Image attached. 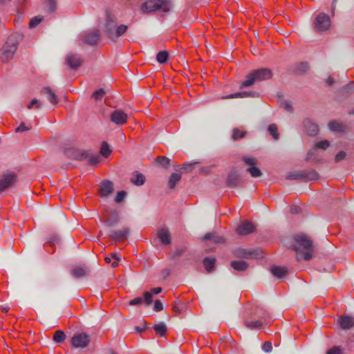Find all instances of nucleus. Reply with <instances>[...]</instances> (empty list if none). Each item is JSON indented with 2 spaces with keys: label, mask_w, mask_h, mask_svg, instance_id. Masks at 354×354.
Wrapping results in <instances>:
<instances>
[{
  "label": "nucleus",
  "mask_w": 354,
  "mask_h": 354,
  "mask_svg": "<svg viewBox=\"0 0 354 354\" xmlns=\"http://www.w3.org/2000/svg\"><path fill=\"white\" fill-rule=\"evenodd\" d=\"M294 246L298 260L308 261L313 257L312 241L306 235H298L295 238Z\"/></svg>",
  "instance_id": "obj_1"
},
{
  "label": "nucleus",
  "mask_w": 354,
  "mask_h": 354,
  "mask_svg": "<svg viewBox=\"0 0 354 354\" xmlns=\"http://www.w3.org/2000/svg\"><path fill=\"white\" fill-rule=\"evenodd\" d=\"M18 37L10 35L1 48V58L3 62H8L12 59L18 47Z\"/></svg>",
  "instance_id": "obj_2"
},
{
  "label": "nucleus",
  "mask_w": 354,
  "mask_h": 354,
  "mask_svg": "<svg viewBox=\"0 0 354 354\" xmlns=\"http://www.w3.org/2000/svg\"><path fill=\"white\" fill-rule=\"evenodd\" d=\"M170 7L171 3L169 0H148L142 5V10L144 13L152 12L157 10L167 12Z\"/></svg>",
  "instance_id": "obj_3"
},
{
  "label": "nucleus",
  "mask_w": 354,
  "mask_h": 354,
  "mask_svg": "<svg viewBox=\"0 0 354 354\" xmlns=\"http://www.w3.org/2000/svg\"><path fill=\"white\" fill-rule=\"evenodd\" d=\"M71 344L77 348H84L89 344L91 339L85 333H78L73 335L71 338Z\"/></svg>",
  "instance_id": "obj_4"
},
{
  "label": "nucleus",
  "mask_w": 354,
  "mask_h": 354,
  "mask_svg": "<svg viewBox=\"0 0 354 354\" xmlns=\"http://www.w3.org/2000/svg\"><path fill=\"white\" fill-rule=\"evenodd\" d=\"M242 160L250 167L247 169V171L249 172L252 177L257 178L262 176L261 169L255 165L257 164V160L253 157L243 156Z\"/></svg>",
  "instance_id": "obj_5"
},
{
  "label": "nucleus",
  "mask_w": 354,
  "mask_h": 354,
  "mask_svg": "<svg viewBox=\"0 0 354 354\" xmlns=\"http://www.w3.org/2000/svg\"><path fill=\"white\" fill-rule=\"evenodd\" d=\"M233 254L239 258H254L258 259L262 257V252L259 250H248L243 248H236L233 250Z\"/></svg>",
  "instance_id": "obj_6"
},
{
  "label": "nucleus",
  "mask_w": 354,
  "mask_h": 354,
  "mask_svg": "<svg viewBox=\"0 0 354 354\" xmlns=\"http://www.w3.org/2000/svg\"><path fill=\"white\" fill-rule=\"evenodd\" d=\"M81 39L86 44L93 46L97 44L100 38V31L97 29L84 32L80 35Z\"/></svg>",
  "instance_id": "obj_7"
},
{
  "label": "nucleus",
  "mask_w": 354,
  "mask_h": 354,
  "mask_svg": "<svg viewBox=\"0 0 354 354\" xmlns=\"http://www.w3.org/2000/svg\"><path fill=\"white\" fill-rule=\"evenodd\" d=\"M330 26V20L328 15L324 13H320L316 17L315 21V28L318 31L327 30Z\"/></svg>",
  "instance_id": "obj_8"
},
{
  "label": "nucleus",
  "mask_w": 354,
  "mask_h": 354,
  "mask_svg": "<svg viewBox=\"0 0 354 354\" xmlns=\"http://www.w3.org/2000/svg\"><path fill=\"white\" fill-rule=\"evenodd\" d=\"M104 26V30L107 37L111 39H113V32L117 26V21L114 15L111 14L107 15Z\"/></svg>",
  "instance_id": "obj_9"
},
{
  "label": "nucleus",
  "mask_w": 354,
  "mask_h": 354,
  "mask_svg": "<svg viewBox=\"0 0 354 354\" xmlns=\"http://www.w3.org/2000/svg\"><path fill=\"white\" fill-rule=\"evenodd\" d=\"M16 180V176L12 173L4 174L0 178V193L12 186Z\"/></svg>",
  "instance_id": "obj_10"
},
{
  "label": "nucleus",
  "mask_w": 354,
  "mask_h": 354,
  "mask_svg": "<svg viewBox=\"0 0 354 354\" xmlns=\"http://www.w3.org/2000/svg\"><path fill=\"white\" fill-rule=\"evenodd\" d=\"M257 82L269 80L272 76V73L270 69L268 68H260L252 71Z\"/></svg>",
  "instance_id": "obj_11"
},
{
  "label": "nucleus",
  "mask_w": 354,
  "mask_h": 354,
  "mask_svg": "<svg viewBox=\"0 0 354 354\" xmlns=\"http://www.w3.org/2000/svg\"><path fill=\"white\" fill-rule=\"evenodd\" d=\"M66 62L73 70H77L83 63V59L77 55L70 53L66 56Z\"/></svg>",
  "instance_id": "obj_12"
},
{
  "label": "nucleus",
  "mask_w": 354,
  "mask_h": 354,
  "mask_svg": "<svg viewBox=\"0 0 354 354\" xmlns=\"http://www.w3.org/2000/svg\"><path fill=\"white\" fill-rule=\"evenodd\" d=\"M338 323L343 330H349L354 327V317L347 315H342L338 319Z\"/></svg>",
  "instance_id": "obj_13"
},
{
  "label": "nucleus",
  "mask_w": 354,
  "mask_h": 354,
  "mask_svg": "<svg viewBox=\"0 0 354 354\" xmlns=\"http://www.w3.org/2000/svg\"><path fill=\"white\" fill-rule=\"evenodd\" d=\"M110 119L113 123L121 125L127 122V115L125 112H112Z\"/></svg>",
  "instance_id": "obj_14"
},
{
  "label": "nucleus",
  "mask_w": 354,
  "mask_h": 354,
  "mask_svg": "<svg viewBox=\"0 0 354 354\" xmlns=\"http://www.w3.org/2000/svg\"><path fill=\"white\" fill-rule=\"evenodd\" d=\"M254 230V227L253 224L250 222L246 221L244 223H241L237 229L236 231L240 235H247L251 232H252Z\"/></svg>",
  "instance_id": "obj_15"
},
{
  "label": "nucleus",
  "mask_w": 354,
  "mask_h": 354,
  "mask_svg": "<svg viewBox=\"0 0 354 354\" xmlns=\"http://www.w3.org/2000/svg\"><path fill=\"white\" fill-rule=\"evenodd\" d=\"M89 274L90 270L88 267H76L71 270V274L76 279L87 277Z\"/></svg>",
  "instance_id": "obj_16"
},
{
  "label": "nucleus",
  "mask_w": 354,
  "mask_h": 354,
  "mask_svg": "<svg viewBox=\"0 0 354 354\" xmlns=\"http://www.w3.org/2000/svg\"><path fill=\"white\" fill-rule=\"evenodd\" d=\"M113 192V185L110 180L101 183L100 193L102 196H108Z\"/></svg>",
  "instance_id": "obj_17"
},
{
  "label": "nucleus",
  "mask_w": 354,
  "mask_h": 354,
  "mask_svg": "<svg viewBox=\"0 0 354 354\" xmlns=\"http://www.w3.org/2000/svg\"><path fill=\"white\" fill-rule=\"evenodd\" d=\"M258 96L257 93L252 92H237L227 95L222 96V99L245 98Z\"/></svg>",
  "instance_id": "obj_18"
},
{
  "label": "nucleus",
  "mask_w": 354,
  "mask_h": 354,
  "mask_svg": "<svg viewBox=\"0 0 354 354\" xmlns=\"http://www.w3.org/2000/svg\"><path fill=\"white\" fill-rule=\"evenodd\" d=\"M240 181V175L236 170L230 172L227 179V184L230 187H235Z\"/></svg>",
  "instance_id": "obj_19"
},
{
  "label": "nucleus",
  "mask_w": 354,
  "mask_h": 354,
  "mask_svg": "<svg viewBox=\"0 0 354 354\" xmlns=\"http://www.w3.org/2000/svg\"><path fill=\"white\" fill-rule=\"evenodd\" d=\"M158 237L162 244L169 245L171 243V233L167 228H161L158 232Z\"/></svg>",
  "instance_id": "obj_20"
},
{
  "label": "nucleus",
  "mask_w": 354,
  "mask_h": 354,
  "mask_svg": "<svg viewBox=\"0 0 354 354\" xmlns=\"http://www.w3.org/2000/svg\"><path fill=\"white\" fill-rule=\"evenodd\" d=\"M44 95L51 104H55L57 103V98L55 93L50 87H44L41 91Z\"/></svg>",
  "instance_id": "obj_21"
},
{
  "label": "nucleus",
  "mask_w": 354,
  "mask_h": 354,
  "mask_svg": "<svg viewBox=\"0 0 354 354\" xmlns=\"http://www.w3.org/2000/svg\"><path fill=\"white\" fill-rule=\"evenodd\" d=\"M129 230L124 228L122 230H116L112 232L111 236L115 241H122L126 239L129 235Z\"/></svg>",
  "instance_id": "obj_22"
},
{
  "label": "nucleus",
  "mask_w": 354,
  "mask_h": 354,
  "mask_svg": "<svg viewBox=\"0 0 354 354\" xmlns=\"http://www.w3.org/2000/svg\"><path fill=\"white\" fill-rule=\"evenodd\" d=\"M277 103L281 109L286 111L292 110L295 108L290 100L285 99L281 95L277 96Z\"/></svg>",
  "instance_id": "obj_23"
},
{
  "label": "nucleus",
  "mask_w": 354,
  "mask_h": 354,
  "mask_svg": "<svg viewBox=\"0 0 354 354\" xmlns=\"http://www.w3.org/2000/svg\"><path fill=\"white\" fill-rule=\"evenodd\" d=\"M330 130L337 132H344L346 130V126L341 122L333 120L330 121L328 124Z\"/></svg>",
  "instance_id": "obj_24"
},
{
  "label": "nucleus",
  "mask_w": 354,
  "mask_h": 354,
  "mask_svg": "<svg viewBox=\"0 0 354 354\" xmlns=\"http://www.w3.org/2000/svg\"><path fill=\"white\" fill-rule=\"evenodd\" d=\"M145 177L144 175L138 171H135L131 178V182L137 186L142 185L145 183Z\"/></svg>",
  "instance_id": "obj_25"
},
{
  "label": "nucleus",
  "mask_w": 354,
  "mask_h": 354,
  "mask_svg": "<svg viewBox=\"0 0 354 354\" xmlns=\"http://www.w3.org/2000/svg\"><path fill=\"white\" fill-rule=\"evenodd\" d=\"M90 150H74L73 158L77 160H86Z\"/></svg>",
  "instance_id": "obj_26"
},
{
  "label": "nucleus",
  "mask_w": 354,
  "mask_h": 354,
  "mask_svg": "<svg viewBox=\"0 0 354 354\" xmlns=\"http://www.w3.org/2000/svg\"><path fill=\"white\" fill-rule=\"evenodd\" d=\"M106 91L104 88H99L95 90L91 95V99L95 102H101L105 97Z\"/></svg>",
  "instance_id": "obj_27"
},
{
  "label": "nucleus",
  "mask_w": 354,
  "mask_h": 354,
  "mask_svg": "<svg viewBox=\"0 0 354 354\" xmlns=\"http://www.w3.org/2000/svg\"><path fill=\"white\" fill-rule=\"evenodd\" d=\"M271 272L274 277L280 279L287 274L288 270L284 267L272 266L271 268Z\"/></svg>",
  "instance_id": "obj_28"
},
{
  "label": "nucleus",
  "mask_w": 354,
  "mask_h": 354,
  "mask_svg": "<svg viewBox=\"0 0 354 354\" xmlns=\"http://www.w3.org/2000/svg\"><path fill=\"white\" fill-rule=\"evenodd\" d=\"M230 265L237 271H245L248 268V263L244 261H233Z\"/></svg>",
  "instance_id": "obj_29"
},
{
  "label": "nucleus",
  "mask_w": 354,
  "mask_h": 354,
  "mask_svg": "<svg viewBox=\"0 0 354 354\" xmlns=\"http://www.w3.org/2000/svg\"><path fill=\"white\" fill-rule=\"evenodd\" d=\"M256 82L257 80H255L253 74L251 72L246 76L245 80L241 83L239 87L240 88L249 87L252 86Z\"/></svg>",
  "instance_id": "obj_30"
},
{
  "label": "nucleus",
  "mask_w": 354,
  "mask_h": 354,
  "mask_svg": "<svg viewBox=\"0 0 354 354\" xmlns=\"http://www.w3.org/2000/svg\"><path fill=\"white\" fill-rule=\"evenodd\" d=\"M153 329L158 335L163 336L167 332V327L164 322H161L158 324H154Z\"/></svg>",
  "instance_id": "obj_31"
},
{
  "label": "nucleus",
  "mask_w": 354,
  "mask_h": 354,
  "mask_svg": "<svg viewBox=\"0 0 354 354\" xmlns=\"http://www.w3.org/2000/svg\"><path fill=\"white\" fill-rule=\"evenodd\" d=\"M128 28V26L126 25H120L119 26H116L115 31L113 32V41H115V39L124 34Z\"/></svg>",
  "instance_id": "obj_32"
},
{
  "label": "nucleus",
  "mask_w": 354,
  "mask_h": 354,
  "mask_svg": "<svg viewBox=\"0 0 354 354\" xmlns=\"http://www.w3.org/2000/svg\"><path fill=\"white\" fill-rule=\"evenodd\" d=\"M305 127L308 133L310 136H314L317 134V133L319 131L318 126L313 123H311L310 122H307L305 124Z\"/></svg>",
  "instance_id": "obj_33"
},
{
  "label": "nucleus",
  "mask_w": 354,
  "mask_h": 354,
  "mask_svg": "<svg viewBox=\"0 0 354 354\" xmlns=\"http://www.w3.org/2000/svg\"><path fill=\"white\" fill-rule=\"evenodd\" d=\"M304 174H305L304 170L290 172L286 175V178L289 180L304 179Z\"/></svg>",
  "instance_id": "obj_34"
},
{
  "label": "nucleus",
  "mask_w": 354,
  "mask_h": 354,
  "mask_svg": "<svg viewBox=\"0 0 354 354\" xmlns=\"http://www.w3.org/2000/svg\"><path fill=\"white\" fill-rule=\"evenodd\" d=\"M215 259L212 257H206L203 260L204 266L207 272L213 270L215 264Z\"/></svg>",
  "instance_id": "obj_35"
},
{
  "label": "nucleus",
  "mask_w": 354,
  "mask_h": 354,
  "mask_svg": "<svg viewBox=\"0 0 354 354\" xmlns=\"http://www.w3.org/2000/svg\"><path fill=\"white\" fill-rule=\"evenodd\" d=\"M181 175L178 173H173L169 179V187L173 189L176 184L180 180Z\"/></svg>",
  "instance_id": "obj_36"
},
{
  "label": "nucleus",
  "mask_w": 354,
  "mask_h": 354,
  "mask_svg": "<svg viewBox=\"0 0 354 354\" xmlns=\"http://www.w3.org/2000/svg\"><path fill=\"white\" fill-rule=\"evenodd\" d=\"M66 339V335L64 331L59 330H57L53 336V340L57 343H62Z\"/></svg>",
  "instance_id": "obj_37"
},
{
  "label": "nucleus",
  "mask_w": 354,
  "mask_h": 354,
  "mask_svg": "<svg viewBox=\"0 0 354 354\" xmlns=\"http://www.w3.org/2000/svg\"><path fill=\"white\" fill-rule=\"evenodd\" d=\"M309 68V65L307 62H301L297 64L295 71L299 73H306Z\"/></svg>",
  "instance_id": "obj_38"
},
{
  "label": "nucleus",
  "mask_w": 354,
  "mask_h": 354,
  "mask_svg": "<svg viewBox=\"0 0 354 354\" xmlns=\"http://www.w3.org/2000/svg\"><path fill=\"white\" fill-rule=\"evenodd\" d=\"M111 153L109 145L106 142H103L100 148V153L104 158H107Z\"/></svg>",
  "instance_id": "obj_39"
},
{
  "label": "nucleus",
  "mask_w": 354,
  "mask_h": 354,
  "mask_svg": "<svg viewBox=\"0 0 354 354\" xmlns=\"http://www.w3.org/2000/svg\"><path fill=\"white\" fill-rule=\"evenodd\" d=\"M304 179L315 180L319 175L315 170H304Z\"/></svg>",
  "instance_id": "obj_40"
},
{
  "label": "nucleus",
  "mask_w": 354,
  "mask_h": 354,
  "mask_svg": "<svg viewBox=\"0 0 354 354\" xmlns=\"http://www.w3.org/2000/svg\"><path fill=\"white\" fill-rule=\"evenodd\" d=\"M86 160H88L90 165H96L100 162V157L90 151Z\"/></svg>",
  "instance_id": "obj_41"
},
{
  "label": "nucleus",
  "mask_w": 354,
  "mask_h": 354,
  "mask_svg": "<svg viewBox=\"0 0 354 354\" xmlns=\"http://www.w3.org/2000/svg\"><path fill=\"white\" fill-rule=\"evenodd\" d=\"M168 59V53L167 51H160L156 55V59L160 64H164Z\"/></svg>",
  "instance_id": "obj_42"
},
{
  "label": "nucleus",
  "mask_w": 354,
  "mask_h": 354,
  "mask_svg": "<svg viewBox=\"0 0 354 354\" xmlns=\"http://www.w3.org/2000/svg\"><path fill=\"white\" fill-rule=\"evenodd\" d=\"M245 326L250 329L259 328L262 326V322L261 321H246Z\"/></svg>",
  "instance_id": "obj_43"
},
{
  "label": "nucleus",
  "mask_w": 354,
  "mask_h": 354,
  "mask_svg": "<svg viewBox=\"0 0 354 354\" xmlns=\"http://www.w3.org/2000/svg\"><path fill=\"white\" fill-rule=\"evenodd\" d=\"M45 5L49 12H54L56 8V0H46Z\"/></svg>",
  "instance_id": "obj_44"
},
{
  "label": "nucleus",
  "mask_w": 354,
  "mask_h": 354,
  "mask_svg": "<svg viewBox=\"0 0 354 354\" xmlns=\"http://www.w3.org/2000/svg\"><path fill=\"white\" fill-rule=\"evenodd\" d=\"M268 131L270 133V134L272 136V137L274 140L279 139V134L277 133V127L275 124H270L268 127Z\"/></svg>",
  "instance_id": "obj_45"
},
{
  "label": "nucleus",
  "mask_w": 354,
  "mask_h": 354,
  "mask_svg": "<svg viewBox=\"0 0 354 354\" xmlns=\"http://www.w3.org/2000/svg\"><path fill=\"white\" fill-rule=\"evenodd\" d=\"M245 131H241L240 130H239L237 129H234L233 131L232 138L233 140H238V139L243 138L245 136Z\"/></svg>",
  "instance_id": "obj_46"
},
{
  "label": "nucleus",
  "mask_w": 354,
  "mask_h": 354,
  "mask_svg": "<svg viewBox=\"0 0 354 354\" xmlns=\"http://www.w3.org/2000/svg\"><path fill=\"white\" fill-rule=\"evenodd\" d=\"M329 142L327 140H322L315 145V148L326 149L329 147Z\"/></svg>",
  "instance_id": "obj_47"
},
{
  "label": "nucleus",
  "mask_w": 354,
  "mask_h": 354,
  "mask_svg": "<svg viewBox=\"0 0 354 354\" xmlns=\"http://www.w3.org/2000/svg\"><path fill=\"white\" fill-rule=\"evenodd\" d=\"M43 18L41 17H35L30 19L29 26L30 28H35L41 21Z\"/></svg>",
  "instance_id": "obj_48"
},
{
  "label": "nucleus",
  "mask_w": 354,
  "mask_h": 354,
  "mask_svg": "<svg viewBox=\"0 0 354 354\" xmlns=\"http://www.w3.org/2000/svg\"><path fill=\"white\" fill-rule=\"evenodd\" d=\"M198 162H191V163H185L183 165L181 169L183 171L189 172L191 171L194 168L195 165H196Z\"/></svg>",
  "instance_id": "obj_49"
},
{
  "label": "nucleus",
  "mask_w": 354,
  "mask_h": 354,
  "mask_svg": "<svg viewBox=\"0 0 354 354\" xmlns=\"http://www.w3.org/2000/svg\"><path fill=\"white\" fill-rule=\"evenodd\" d=\"M27 108L28 109H41L40 103L37 99H33L28 105Z\"/></svg>",
  "instance_id": "obj_50"
},
{
  "label": "nucleus",
  "mask_w": 354,
  "mask_h": 354,
  "mask_svg": "<svg viewBox=\"0 0 354 354\" xmlns=\"http://www.w3.org/2000/svg\"><path fill=\"white\" fill-rule=\"evenodd\" d=\"M111 258L113 260L111 263L112 267L115 268L118 266L119 264V261L121 259L120 257L117 253H112L111 254Z\"/></svg>",
  "instance_id": "obj_51"
},
{
  "label": "nucleus",
  "mask_w": 354,
  "mask_h": 354,
  "mask_svg": "<svg viewBox=\"0 0 354 354\" xmlns=\"http://www.w3.org/2000/svg\"><path fill=\"white\" fill-rule=\"evenodd\" d=\"M31 129V124H28L27 125L25 124L24 122H21L20 125L15 129L16 132H23L28 131Z\"/></svg>",
  "instance_id": "obj_52"
},
{
  "label": "nucleus",
  "mask_w": 354,
  "mask_h": 354,
  "mask_svg": "<svg viewBox=\"0 0 354 354\" xmlns=\"http://www.w3.org/2000/svg\"><path fill=\"white\" fill-rule=\"evenodd\" d=\"M157 160L162 167H167L170 162V160L165 156H159Z\"/></svg>",
  "instance_id": "obj_53"
},
{
  "label": "nucleus",
  "mask_w": 354,
  "mask_h": 354,
  "mask_svg": "<svg viewBox=\"0 0 354 354\" xmlns=\"http://www.w3.org/2000/svg\"><path fill=\"white\" fill-rule=\"evenodd\" d=\"M118 222V217L117 214H114L113 218L107 219L106 225L109 227L115 225Z\"/></svg>",
  "instance_id": "obj_54"
},
{
  "label": "nucleus",
  "mask_w": 354,
  "mask_h": 354,
  "mask_svg": "<svg viewBox=\"0 0 354 354\" xmlns=\"http://www.w3.org/2000/svg\"><path fill=\"white\" fill-rule=\"evenodd\" d=\"M144 296H145V299H143V301H145V304L149 306L152 302L151 292H145L144 293Z\"/></svg>",
  "instance_id": "obj_55"
},
{
  "label": "nucleus",
  "mask_w": 354,
  "mask_h": 354,
  "mask_svg": "<svg viewBox=\"0 0 354 354\" xmlns=\"http://www.w3.org/2000/svg\"><path fill=\"white\" fill-rule=\"evenodd\" d=\"M272 349V346L271 342H266L262 346V350L266 353L271 352Z\"/></svg>",
  "instance_id": "obj_56"
},
{
  "label": "nucleus",
  "mask_w": 354,
  "mask_h": 354,
  "mask_svg": "<svg viewBox=\"0 0 354 354\" xmlns=\"http://www.w3.org/2000/svg\"><path fill=\"white\" fill-rule=\"evenodd\" d=\"M346 156V152L341 151L335 157V161L338 162L345 158Z\"/></svg>",
  "instance_id": "obj_57"
},
{
  "label": "nucleus",
  "mask_w": 354,
  "mask_h": 354,
  "mask_svg": "<svg viewBox=\"0 0 354 354\" xmlns=\"http://www.w3.org/2000/svg\"><path fill=\"white\" fill-rule=\"evenodd\" d=\"M126 192L124 191H120L118 192L117 196L115 197V201L117 203H120L123 201L126 196Z\"/></svg>",
  "instance_id": "obj_58"
},
{
  "label": "nucleus",
  "mask_w": 354,
  "mask_h": 354,
  "mask_svg": "<svg viewBox=\"0 0 354 354\" xmlns=\"http://www.w3.org/2000/svg\"><path fill=\"white\" fill-rule=\"evenodd\" d=\"M163 309V305L159 300H156L154 303L153 310L156 312L161 311Z\"/></svg>",
  "instance_id": "obj_59"
},
{
  "label": "nucleus",
  "mask_w": 354,
  "mask_h": 354,
  "mask_svg": "<svg viewBox=\"0 0 354 354\" xmlns=\"http://www.w3.org/2000/svg\"><path fill=\"white\" fill-rule=\"evenodd\" d=\"M142 301H143V299L142 297H136L129 301V305H131V306L139 305Z\"/></svg>",
  "instance_id": "obj_60"
},
{
  "label": "nucleus",
  "mask_w": 354,
  "mask_h": 354,
  "mask_svg": "<svg viewBox=\"0 0 354 354\" xmlns=\"http://www.w3.org/2000/svg\"><path fill=\"white\" fill-rule=\"evenodd\" d=\"M326 354H341V349L339 346H334L329 349Z\"/></svg>",
  "instance_id": "obj_61"
},
{
  "label": "nucleus",
  "mask_w": 354,
  "mask_h": 354,
  "mask_svg": "<svg viewBox=\"0 0 354 354\" xmlns=\"http://www.w3.org/2000/svg\"><path fill=\"white\" fill-rule=\"evenodd\" d=\"M214 242L221 243L225 242V239L223 236H220L215 233V236L213 239Z\"/></svg>",
  "instance_id": "obj_62"
},
{
  "label": "nucleus",
  "mask_w": 354,
  "mask_h": 354,
  "mask_svg": "<svg viewBox=\"0 0 354 354\" xmlns=\"http://www.w3.org/2000/svg\"><path fill=\"white\" fill-rule=\"evenodd\" d=\"M290 213L292 214H297L301 212V208L297 206H292L290 207Z\"/></svg>",
  "instance_id": "obj_63"
},
{
  "label": "nucleus",
  "mask_w": 354,
  "mask_h": 354,
  "mask_svg": "<svg viewBox=\"0 0 354 354\" xmlns=\"http://www.w3.org/2000/svg\"><path fill=\"white\" fill-rule=\"evenodd\" d=\"M215 233L216 232H208L204 235L203 239L204 240H209V239L213 240L214 237L215 236Z\"/></svg>",
  "instance_id": "obj_64"
}]
</instances>
